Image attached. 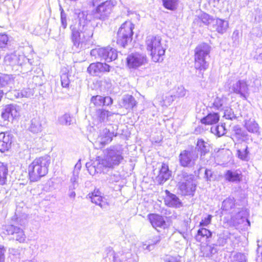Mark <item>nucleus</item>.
I'll list each match as a JSON object with an SVG mask.
<instances>
[{
  "mask_svg": "<svg viewBox=\"0 0 262 262\" xmlns=\"http://www.w3.org/2000/svg\"><path fill=\"white\" fill-rule=\"evenodd\" d=\"M123 149L121 146L118 145L111 147L107 149L103 158L98 157L97 165L89 163H86V167L90 174L100 173L103 168L113 169L118 166L123 160Z\"/></svg>",
  "mask_w": 262,
  "mask_h": 262,
  "instance_id": "1",
  "label": "nucleus"
},
{
  "mask_svg": "<svg viewBox=\"0 0 262 262\" xmlns=\"http://www.w3.org/2000/svg\"><path fill=\"white\" fill-rule=\"evenodd\" d=\"M86 12L79 13V23L71 26V40L73 46L77 49H81L82 43L89 40L93 35V29L91 27L86 25V18L84 17Z\"/></svg>",
  "mask_w": 262,
  "mask_h": 262,
  "instance_id": "2",
  "label": "nucleus"
},
{
  "mask_svg": "<svg viewBox=\"0 0 262 262\" xmlns=\"http://www.w3.org/2000/svg\"><path fill=\"white\" fill-rule=\"evenodd\" d=\"M51 163L50 157L48 156L34 159L29 165L28 170L30 181L37 182L48 172Z\"/></svg>",
  "mask_w": 262,
  "mask_h": 262,
  "instance_id": "3",
  "label": "nucleus"
},
{
  "mask_svg": "<svg viewBox=\"0 0 262 262\" xmlns=\"http://www.w3.org/2000/svg\"><path fill=\"white\" fill-rule=\"evenodd\" d=\"M146 45L147 50L150 52L152 60L154 62L163 60L166 49L161 43V38L160 36H148L146 40Z\"/></svg>",
  "mask_w": 262,
  "mask_h": 262,
  "instance_id": "4",
  "label": "nucleus"
},
{
  "mask_svg": "<svg viewBox=\"0 0 262 262\" xmlns=\"http://www.w3.org/2000/svg\"><path fill=\"white\" fill-rule=\"evenodd\" d=\"M210 47L205 43L198 46L195 49L194 67L200 71L206 70L209 66L207 60L210 58Z\"/></svg>",
  "mask_w": 262,
  "mask_h": 262,
  "instance_id": "5",
  "label": "nucleus"
},
{
  "mask_svg": "<svg viewBox=\"0 0 262 262\" xmlns=\"http://www.w3.org/2000/svg\"><path fill=\"white\" fill-rule=\"evenodd\" d=\"M6 63L14 66L18 65L20 66V72L23 74L31 72L32 64L31 59H28L24 55H17L15 53L7 55L5 57Z\"/></svg>",
  "mask_w": 262,
  "mask_h": 262,
  "instance_id": "6",
  "label": "nucleus"
},
{
  "mask_svg": "<svg viewBox=\"0 0 262 262\" xmlns=\"http://www.w3.org/2000/svg\"><path fill=\"white\" fill-rule=\"evenodd\" d=\"M178 177L179 189L181 193L184 195H193L196 187L194 176L183 171Z\"/></svg>",
  "mask_w": 262,
  "mask_h": 262,
  "instance_id": "7",
  "label": "nucleus"
},
{
  "mask_svg": "<svg viewBox=\"0 0 262 262\" xmlns=\"http://www.w3.org/2000/svg\"><path fill=\"white\" fill-rule=\"evenodd\" d=\"M115 5V2L112 0L106 1L98 5L94 11V17L102 20H106L109 17Z\"/></svg>",
  "mask_w": 262,
  "mask_h": 262,
  "instance_id": "8",
  "label": "nucleus"
},
{
  "mask_svg": "<svg viewBox=\"0 0 262 262\" xmlns=\"http://www.w3.org/2000/svg\"><path fill=\"white\" fill-rule=\"evenodd\" d=\"M228 87L230 93H235L245 99L249 94V84L245 80L231 81L228 84Z\"/></svg>",
  "mask_w": 262,
  "mask_h": 262,
  "instance_id": "9",
  "label": "nucleus"
},
{
  "mask_svg": "<svg viewBox=\"0 0 262 262\" xmlns=\"http://www.w3.org/2000/svg\"><path fill=\"white\" fill-rule=\"evenodd\" d=\"M198 159V153L196 149L184 150L179 156L180 164L184 167H192Z\"/></svg>",
  "mask_w": 262,
  "mask_h": 262,
  "instance_id": "10",
  "label": "nucleus"
},
{
  "mask_svg": "<svg viewBox=\"0 0 262 262\" xmlns=\"http://www.w3.org/2000/svg\"><path fill=\"white\" fill-rule=\"evenodd\" d=\"M92 56L97 55L98 57L105 61L110 62L117 59L118 52L117 50L111 47L93 49L91 51Z\"/></svg>",
  "mask_w": 262,
  "mask_h": 262,
  "instance_id": "11",
  "label": "nucleus"
},
{
  "mask_svg": "<svg viewBox=\"0 0 262 262\" xmlns=\"http://www.w3.org/2000/svg\"><path fill=\"white\" fill-rule=\"evenodd\" d=\"M20 108L14 104L6 105L1 113V118L4 122H10L19 116Z\"/></svg>",
  "mask_w": 262,
  "mask_h": 262,
  "instance_id": "12",
  "label": "nucleus"
},
{
  "mask_svg": "<svg viewBox=\"0 0 262 262\" xmlns=\"http://www.w3.org/2000/svg\"><path fill=\"white\" fill-rule=\"evenodd\" d=\"M127 66L129 69H137L147 62L146 55L138 53L129 55L126 58Z\"/></svg>",
  "mask_w": 262,
  "mask_h": 262,
  "instance_id": "13",
  "label": "nucleus"
},
{
  "mask_svg": "<svg viewBox=\"0 0 262 262\" xmlns=\"http://www.w3.org/2000/svg\"><path fill=\"white\" fill-rule=\"evenodd\" d=\"M110 66L106 63L97 62L90 64L88 68V72L92 76H99L100 74L108 72Z\"/></svg>",
  "mask_w": 262,
  "mask_h": 262,
  "instance_id": "14",
  "label": "nucleus"
},
{
  "mask_svg": "<svg viewBox=\"0 0 262 262\" xmlns=\"http://www.w3.org/2000/svg\"><path fill=\"white\" fill-rule=\"evenodd\" d=\"M6 232L8 235L13 236V238L20 243H24L26 239V236L24 230L14 225H8L6 226Z\"/></svg>",
  "mask_w": 262,
  "mask_h": 262,
  "instance_id": "15",
  "label": "nucleus"
},
{
  "mask_svg": "<svg viewBox=\"0 0 262 262\" xmlns=\"http://www.w3.org/2000/svg\"><path fill=\"white\" fill-rule=\"evenodd\" d=\"M86 198L90 199L93 203L99 206L102 209H106L109 206L107 199L101 195V192L98 190H94V192L90 193Z\"/></svg>",
  "mask_w": 262,
  "mask_h": 262,
  "instance_id": "16",
  "label": "nucleus"
},
{
  "mask_svg": "<svg viewBox=\"0 0 262 262\" xmlns=\"http://www.w3.org/2000/svg\"><path fill=\"white\" fill-rule=\"evenodd\" d=\"M223 177L228 182L237 184L242 181L243 174L239 169H229L224 172Z\"/></svg>",
  "mask_w": 262,
  "mask_h": 262,
  "instance_id": "17",
  "label": "nucleus"
},
{
  "mask_svg": "<svg viewBox=\"0 0 262 262\" xmlns=\"http://www.w3.org/2000/svg\"><path fill=\"white\" fill-rule=\"evenodd\" d=\"M13 136L9 132L0 133V151L5 152L8 150L11 147Z\"/></svg>",
  "mask_w": 262,
  "mask_h": 262,
  "instance_id": "18",
  "label": "nucleus"
},
{
  "mask_svg": "<svg viewBox=\"0 0 262 262\" xmlns=\"http://www.w3.org/2000/svg\"><path fill=\"white\" fill-rule=\"evenodd\" d=\"M171 176V171L169 170L168 165L163 163L156 180L159 184L162 185L170 178Z\"/></svg>",
  "mask_w": 262,
  "mask_h": 262,
  "instance_id": "19",
  "label": "nucleus"
},
{
  "mask_svg": "<svg viewBox=\"0 0 262 262\" xmlns=\"http://www.w3.org/2000/svg\"><path fill=\"white\" fill-rule=\"evenodd\" d=\"M167 194L165 199V202L167 206L171 207L180 208L182 206V203L179 198L175 194L166 190Z\"/></svg>",
  "mask_w": 262,
  "mask_h": 262,
  "instance_id": "20",
  "label": "nucleus"
},
{
  "mask_svg": "<svg viewBox=\"0 0 262 262\" xmlns=\"http://www.w3.org/2000/svg\"><path fill=\"white\" fill-rule=\"evenodd\" d=\"M148 219L152 226L155 228L156 227H164L166 225V223L163 217L158 214H148Z\"/></svg>",
  "mask_w": 262,
  "mask_h": 262,
  "instance_id": "21",
  "label": "nucleus"
},
{
  "mask_svg": "<svg viewBox=\"0 0 262 262\" xmlns=\"http://www.w3.org/2000/svg\"><path fill=\"white\" fill-rule=\"evenodd\" d=\"M228 28V22L222 19L216 18L212 24V29L219 33L223 34Z\"/></svg>",
  "mask_w": 262,
  "mask_h": 262,
  "instance_id": "22",
  "label": "nucleus"
},
{
  "mask_svg": "<svg viewBox=\"0 0 262 262\" xmlns=\"http://www.w3.org/2000/svg\"><path fill=\"white\" fill-rule=\"evenodd\" d=\"M42 129L41 120L39 116H35L31 120L29 130L34 133L37 134L41 132Z\"/></svg>",
  "mask_w": 262,
  "mask_h": 262,
  "instance_id": "23",
  "label": "nucleus"
},
{
  "mask_svg": "<svg viewBox=\"0 0 262 262\" xmlns=\"http://www.w3.org/2000/svg\"><path fill=\"white\" fill-rule=\"evenodd\" d=\"M136 105V101L132 95H124L121 102L122 107L127 109L131 110Z\"/></svg>",
  "mask_w": 262,
  "mask_h": 262,
  "instance_id": "24",
  "label": "nucleus"
},
{
  "mask_svg": "<svg viewBox=\"0 0 262 262\" xmlns=\"http://www.w3.org/2000/svg\"><path fill=\"white\" fill-rule=\"evenodd\" d=\"M219 120L220 116L217 113H210L201 119V122L205 124L212 125L217 123Z\"/></svg>",
  "mask_w": 262,
  "mask_h": 262,
  "instance_id": "25",
  "label": "nucleus"
},
{
  "mask_svg": "<svg viewBox=\"0 0 262 262\" xmlns=\"http://www.w3.org/2000/svg\"><path fill=\"white\" fill-rule=\"evenodd\" d=\"M112 115V113L108 111L103 109H98L96 112V119L98 123L105 122L108 118Z\"/></svg>",
  "mask_w": 262,
  "mask_h": 262,
  "instance_id": "26",
  "label": "nucleus"
},
{
  "mask_svg": "<svg viewBox=\"0 0 262 262\" xmlns=\"http://www.w3.org/2000/svg\"><path fill=\"white\" fill-rule=\"evenodd\" d=\"M230 238V233L227 230H224L220 233L217 234V239L215 244L216 246H224L228 240Z\"/></svg>",
  "mask_w": 262,
  "mask_h": 262,
  "instance_id": "27",
  "label": "nucleus"
},
{
  "mask_svg": "<svg viewBox=\"0 0 262 262\" xmlns=\"http://www.w3.org/2000/svg\"><path fill=\"white\" fill-rule=\"evenodd\" d=\"M212 233L208 229L201 227L197 232L196 235V239L198 242H202L204 238L205 239H209L212 236Z\"/></svg>",
  "mask_w": 262,
  "mask_h": 262,
  "instance_id": "28",
  "label": "nucleus"
},
{
  "mask_svg": "<svg viewBox=\"0 0 262 262\" xmlns=\"http://www.w3.org/2000/svg\"><path fill=\"white\" fill-rule=\"evenodd\" d=\"M14 82L12 75L3 74L0 76V88L11 87Z\"/></svg>",
  "mask_w": 262,
  "mask_h": 262,
  "instance_id": "29",
  "label": "nucleus"
},
{
  "mask_svg": "<svg viewBox=\"0 0 262 262\" xmlns=\"http://www.w3.org/2000/svg\"><path fill=\"white\" fill-rule=\"evenodd\" d=\"M132 40V36L125 34L121 31H118L117 42L119 45L125 47Z\"/></svg>",
  "mask_w": 262,
  "mask_h": 262,
  "instance_id": "30",
  "label": "nucleus"
},
{
  "mask_svg": "<svg viewBox=\"0 0 262 262\" xmlns=\"http://www.w3.org/2000/svg\"><path fill=\"white\" fill-rule=\"evenodd\" d=\"M134 25L130 21H126L119 28V31L125 34L132 36L133 35V29Z\"/></svg>",
  "mask_w": 262,
  "mask_h": 262,
  "instance_id": "31",
  "label": "nucleus"
},
{
  "mask_svg": "<svg viewBox=\"0 0 262 262\" xmlns=\"http://www.w3.org/2000/svg\"><path fill=\"white\" fill-rule=\"evenodd\" d=\"M200 151L201 156L205 155L209 151V144L205 142L203 139H200L198 140L196 147L195 149Z\"/></svg>",
  "mask_w": 262,
  "mask_h": 262,
  "instance_id": "32",
  "label": "nucleus"
},
{
  "mask_svg": "<svg viewBox=\"0 0 262 262\" xmlns=\"http://www.w3.org/2000/svg\"><path fill=\"white\" fill-rule=\"evenodd\" d=\"M217 251L216 248L211 245H206L201 248V252L204 257H211Z\"/></svg>",
  "mask_w": 262,
  "mask_h": 262,
  "instance_id": "33",
  "label": "nucleus"
},
{
  "mask_svg": "<svg viewBox=\"0 0 262 262\" xmlns=\"http://www.w3.org/2000/svg\"><path fill=\"white\" fill-rule=\"evenodd\" d=\"M7 174V167L3 163L0 162V186L6 184Z\"/></svg>",
  "mask_w": 262,
  "mask_h": 262,
  "instance_id": "34",
  "label": "nucleus"
},
{
  "mask_svg": "<svg viewBox=\"0 0 262 262\" xmlns=\"http://www.w3.org/2000/svg\"><path fill=\"white\" fill-rule=\"evenodd\" d=\"M198 18L204 25L209 26L214 21L215 18L206 13H202L198 16Z\"/></svg>",
  "mask_w": 262,
  "mask_h": 262,
  "instance_id": "35",
  "label": "nucleus"
},
{
  "mask_svg": "<svg viewBox=\"0 0 262 262\" xmlns=\"http://www.w3.org/2000/svg\"><path fill=\"white\" fill-rule=\"evenodd\" d=\"M245 126L249 132L256 133L258 131V125L254 120H248L245 123Z\"/></svg>",
  "mask_w": 262,
  "mask_h": 262,
  "instance_id": "36",
  "label": "nucleus"
},
{
  "mask_svg": "<svg viewBox=\"0 0 262 262\" xmlns=\"http://www.w3.org/2000/svg\"><path fill=\"white\" fill-rule=\"evenodd\" d=\"M234 202L235 200L233 197H229L226 199L222 203V209L226 211L230 210L235 205Z\"/></svg>",
  "mask_w": 262,
  "mask_h": 262,
  "instance_id": "37",
  "label": "nucleus"
},
{
  "mask_svg": "<svg viewBox=\"0 0 262 262\" xmlns=\"http://www.w3.org/2000/svg\"><path fill=\"white\" fill-rule=\"evenodd\" d=\"M113 260L114 262H134V260L132 258V254L130 253H126L122 254L121 258H118L115 255L113 256Z\"/></svg>",
  "mask_w": 262,
  "mask_h": 262,
  "instance_id": "38",
  "label": "nucleus"
},
{
  "mask_svg": "<svg viewBox=\"0 0 262 262\" xmlns=\"http://www.w3.org/2000/svg\"><path fill=\"white\" fill-rule=\"evenodd\" d=\"M164 7L170 10H174L177 9L179 0H162Z\"/></svg>",
  "mask_w": 262,
  "mask_h": 262,
  "instance_id": "39",
  "label": "nucleus"
},
{
  "mask_svg": "<svg viewBox=\"0 0 262 262\" xmlns=\"http://www.w3.org/2000/svg\"><path fill=\"white\" fill-rule=\"evenodd\" d=\"M72 118L70 114H64L58 118L59 124L62 125H70L72 124Z\"/></svg>",
  "mask_w": 262,
  "mask_h": 262,
  "instance_id": "40",
  "label": "nucleus"
},
{
  "mask_svg": "<svg viewBox=\"0 0 262 262\" xmlns=\"http://www.w3.org/2000/svg\"><path fill=\"white\" fill-rule=\"evenodd\" d=\"M211 132L217 137H221L226 133L225 126L223 125H217L211 128Z\"/></svg>",
  "mask_w": 262,
  "mask_h": 262,
  "instance_id": "41",
  "label": "nucleus"
},
{
  "mask_svg": "<svg viewBox=\"0 0 262 262\" xmlns=\"http://www.w3.org/2000/svg\"><path fill=\"white\" fill-rule=\"evenodd\" d=\"M78 173L79 172L78 171H76V170H74L73 176L70 179L72 184L69 186L70 190H74L78 187Z\"/></svg>",
  "mask_w": 262,
  "mask_h": 262,
  "instance_id": "42",
  "label": "nucleus"
},
{
  "mask_svg": "<svg viewBox=\"0 0 262 262\" xmlns=\"http://www.w3.org/2000/svg\"><path fill=\"white\" fill-rule=\"evenodd\" d=\"M204 178L206 181L210 182L215 180L216 176L211 169H206L204 172Z\"/></svg>",
  "mask_w": 262,
  "mask_h": 262,
  "instance_id": "43",
  "label": "nucleus"
},
{
  "mask_svg": "<svg viewBox=\"0 0 262 262\" xmlns=\"http://www.w3.org/2000/svg\"><path fill=\"white\" fill-rule=\"evenodd\" d=\"M91 102L97 106H103L104 104L103 97L99 95L93 96L91 98Z\"/></svg>",
  "mask_w": 262,
  "mask_h": 262,
  "instance_id": "44",
  "label": "nucleus"
},
{
  "mask_svg": "<svg viewBox=\"0 0 262 262\" xmlns=\"http://www.w3.org/2000/svg\"><path fill=\"white\" fill-rule=\"evenodd\" d=\"M233 132L237 138L244 137L247 136L246 133L238 125L234 126Z\"/></svg>",
  "mask_w": 262,
  "mask_h": 262,
  "instance_id": "45",
  "label": "nucleus"
},
{
  "mask_svg": "<svg viewBox=\"0 0 262 262\" xmlns=\"http://www.w3.org/2000/svg\"><path fill=\"white\" fill-rule=\"evenodd\" d=\"M248 154L249 151L247 146L243 151L240 149L237 150L238 157L243 161H247L248 160Z\"/></svg>",
  "mask_w": 262,
  "mask_h": 262,
  "instance_id": "46",
  "label": "nucleus"
},
{
  "mask_svg": "<svg viewBox=\"0 0 262 262\" xmlns=\"http://www.w3.org/2000/svg\"><path fill=\"white\" fill-rule=\"evenodd\" d=\"M8 41V36L5 33H0V48L6 47Z\"/></svg>",
  "mask_w": 262,
  "mask_h": 262,
  "instance_id": "47",
  "label": "nucleus"
},
{
  "mask_svg": "<svg viewBox=\"0 0 262 262\" xmlns=\"http://www.w3.org/2000/svg\"><path fill=\"white\" fill-rule=\"evenodd\" d=\"M233 262H246V256L241 253H237L232 258Z\"/></svg>",
  "mask_w": 262,
  "mask_h": 262,
  "instance_id": "48",
  "label": "nucleus"
},
{
  "mask_svg": "<svg viewBox=\"0 0 262 262\" xmlns=\"http://www.w3.org/2000/svg\"><path fill=\"white\" fill-rule=\"evenodd\" d=\"M60 20L61 24V27L63 29H66L67 26V14L64 12L63 9L60 7Z\"/></svg>",
  "mask_w": 262,
  "mask_h": 262,
  "instance_id": "49",
  "label": "nucleus"
},
{
  "mask_svg": "<svg viewBox=\"0 0 262 262\" xmlns=\"http://www.w3.org/2000/svg\"><path fill=\"white\" fill-rule=\"evenodd\" d=\"M61 85L63 88H68L70 84L69 75L67 73H64L61 75Z\"/></svg>",
  "mask_w": 262,
  "mask_h": 262,
  "instance_id": "50",
  "label": "nucleus"
},
{
  "mask_svg": "<svg viewBox=\"0 0 262 262\" xmlns=\"http://www.w3.org/2000/svg\"><path fill=\"white\" fill-rule=\"evenodd\" d=\"M224 117L226 119L230 120H233L236 118L233 110L230 108H228L225 110Z\"/></svg>",
  "mask_w": 262,
  "mask_h": 262,
  "instance_id": "51",
  "label": "nucleus"
},
{
  "mask_svg": "<svg viewBox=\"0 0 262 262\" xmlns=\"http://www.w3.org/2000/svg\"><path fill=\"white\" fill-rule=\"evenodd\" d=\"M187 92V91L183 85H180L176 89V95L178 97H183L186 95Z\"/></svg>",
  "mask_w": 262,
  "mask_h": 262,
  "instance_id": "52",
  "label": "nucleus"
},
{
  "mask_svg": "<svg viewBox=\"0 0 262 262\" xmlns=\"http://www.w3.org/2000/svg\"><path fill=\"white\" fill-rule=\"evenodd\" d=\"M224 103V100L220 97H216L213 103V106L217 110L222 108Z\"/></svg>",
  "mask_w": 262,
  "mask_h": 262,
  "instance_id": "53",
  "label": "nucleus"
},
{
  "mask_svg": "<svg viewBox=\"0 0 262 262\" xmlns=\"http://www.w3.org/2000/svg\"><path fill=\"white\" fill-rule=\"evenodd\" d=\"M212 217L211 215H208L207 217H205L200 222L199 226L204 227L208 226L211 223Z\"/></svg>",
  "mask_w": 262,
  "mask_h": 262,
  "instance_id": "54",
  "label": "nucleus"
},
{
  "mask_svg": "<svg viewBox=\"0 0 262 262\" xmlns=\"http://www.w3.org/2000/svg\"><path fill=\"white\" fill-rule=\"evenodd\" d=\"M21 95L23 97L29 98L32 96L33 94L31 89H25L21 90Z\"/></svg>",
  "mask_w": 262,
  "mask_h": 262,
  "instance_id": "55",
  "label": "nucleus"
},
{
  "mask_svg": "<svg viewBox=\"0 0 262 262\" xmlns=\"http://www.w3.org/2000/svg\"><path fill=\"white\" fill-rule=\"evenodd\" d=\"M254 58L257 60L260 61L262 60V47L257 48L255 51V55Z\"/></svg>",
  "mask_w": 262,
  "mask_h": 262,
  "instance_id": "56",
  "label": "nucleus"
},
{
  "mask_svg": "<svg viewBox=\"0 0 262 262\" xmlns=\"http://www.w3.org/2000/svg\"><path fill=\"white\" fill-rule=\"evenodd\" d=\"M6 251L4 247H0V262L5 261Z\"/></svg>",
  "mask_w": 262,
  "mask_h": 262,
  "instance_id": "57",
  "label": "nucleus"
},
{
  "mask_svg": "<svg viewBox=\"0 0 262 262\" xmlns=\"http://www.w3.org/2000/svg\"><path fill=\"white\" fill-rule=\"evenodd\" d=\"M156 240L153 241V243H151V244L149 245L148 246H147L146 249L149 251H150L151 250V248H153L154 245L157 243H159L161 240L160 236H157L156 237Z\"/></svg>",
  "mask_w": 262,
  "mask_h": 262,
  "instance_id": "58",
  "label": "nucleus"
},
{
  "mask_svg": "<svg viewBox=\"0 0 262 262\" xmlns=\"http://www.w3.org/2000/svg\"><path fill=\"white\" fill-rule=\"evenodd\" d=\"M103 102L104 104L103 105L108 106L112 104L113 99L110 97H103Z\"/></svg>",
  "mask_w": 262,
  "mask_h": 262,
  "instance_id": "59",
  "label": "nucleus"
},
{
  "mask_svg": "<svg viewBox=\"0 0 262 262\" xmlns=\"http://www.w3.org/2000/svg\"><path fill=\"white\" fill-rule=\"evenodd\" d=\"M112 139L110 136H106L104 139L101 138L100 142L102 144H105L107 143H109L112 141Z\"/></svg>",
  "mask_w": 262,
  "mask_h": 262,
  "instance_id": "60",
  "label": "nucleus"
},
{
  "mask_svg": "<svg viewBox=\"0 0 262 262\" xmlns=\"http://www.w3.org/2000/svg\"><path fill=\"white\" fill-rule=\"evenodd\" d=\"M11 254L14 255H17L19 254L20 249H11L9 250Z\"/></svg>",
  "mask_w": 262,
  "mask_h": 262,
  "instance_id": "61",
  "label": "nucleus"
},
{
  "mask_svg": "<svg viewBox=\"0 0 262 262\" xmlns=\"http://www.w3.org/2000/svg\"><path fill=\"white\" fill-rule=\"evenodd\" d=\"M14 96L17 98H23L21 95V91H14L13 92Z\"/></svg>",
  "mask_w": 262,
  "mask_h": 262,
  "instance_id": "62",
  "label": "nucleus"
},
{
  "mask_svg": "<svg viewBox=\"0 0 262 262\" xmlns=\"http://www.w3.org/2000/svg\"><path fill=\"white\" fill-rule=\"evenodd\" d=\"M175 96H173L172 95H169L167 96L165 99V101L167 100L168 103H171L174 100V97Z\"/></svg>",
  "mask_w": 262,
  "mask_h": 262,
  "instance_id": "63",
  "label": "nucleus"
},
{
  "mask_svg": "<svg viewBox=\"0 0 262 262\" xmlns=\"http://www.w3.org/2000/svg\"><path fill=\"white\" fill-rule=\"evenodd\" d=\"M167 262H179V261L177 260L176 259H175L173 257H171Z\"/></svg>",
  "mask_w": 262,
  "mask_h": 262,
  "instance_id": "64",
  "label": "nucleus"
}]
</instances>
